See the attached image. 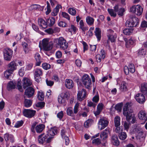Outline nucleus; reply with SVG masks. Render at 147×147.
Here are the masks:
<instances>
[{
  "instance_id": "64",
  "label": "nucleus",
  "mask_w": 147,
  "mask_h": 147,
  "mask_svg": "<svg viewBox=\"0 0 147 147\" xmlns=\"http://www.w3.org/2000/svg\"><path fill=\"white\" fill-rule=\"evenodd\" d=\"M124 11V9L123 8H119L118 11L117 12L118 13V14L121 16H122L123 14V12Z\"/></svg>"
},
{
  "instance_id": "13",
  "label": "nucleus",
  "mask_w": 147,
  "mask_h": 147,
  "mask_svg": "<svg viewBox=\"0 0 147 147\" xmlns=\"http://www.w3.org/2000/svg\"><path fill=\"white\" fill-rule=\"evenodd\" d=\"M23 86L24 89L26 87L30 86L32 84V81L27 78H24L22 80Z\"/></svg>"
},
{
  "instance_id": "53",
  "label": "nucleus",
  "mask_w": 147,
  "mask_h": 147,
  "mask_svg": "<svg viewBox=\"0 0 147 147\" xmlns=\"http://www.w3.org/2000/svg\"><path fill=\"white\" fill-rule=\"evenodd\" d=\"M92 143L96 145L100 144L101 143V141L99 138H97L93 140Z\"/></svg>"
},
{
  "instance_id": "4",
  "label": "nucleus",
  "mask_w": 147,
  "mask_h": 147,
  "mask_svg": "<svg viewBox=\"0 0 147 147\" xmlns=\"http://www.w3.org/2000/svg\"><path fill=\"white\" fill-rule=\"evenodd\" d=\"M42 47L44 50L48 51L52 49L53 45L52 44L49 42L48 39H44L42 40Z\"/></svg>"
},
{
  "instance_id": "36",
  "label": "nucleus",
  "mask_w": 147,
  "mask_h": 147,
  "mask_svg": "<svg viewBox=\"0 0 147 147\" xmlns=\"http://www.w3.org/2000/svg\"><path fill=\"white\" fill-rule=\"evenodd\" d=\"M131 130L135 131H134V133L139 136H142L143 133L142 129H131Z\"/></svg>"
},
{
  "instance_id": "51",
  "label": "nucleus",
  "mask_w": 147,
  "mask_h": 147,
  "mask_svg": "<svg viewBox=\"0 0 147 147\" xmlns=\"http://www.w3.org/2000/svg\"><path fill=\"white\" fill-rule=\"evenodd\" d=\"M42 68L45 70L49 69L51 68V65L47 63H44L42 64Z\"/></svg>"
},
{
  "instance_id": "12",
  "label": "nucleus",
  "mask_w": 147,
  "mask_h": 147,
  "mask_svg": "<svg viewBox=\"0 0 147 147\" xmlns=\"http://www.w3.org/2000/svg\"><path fill=\"white\" fill-rule=\"evenodd\" d=\"M143 94L138 93L135 96V99L136 101L140 103H143L145 100V98Z\"/></svg>"
},
{
  "instance_id": "55",
  "label": "nucleus",
  "mask_w": 147,
  "mask_h": 147,
  "mask_svg": "<svg viewBox=\"0 0 147 147\" xmlns=\"http://www.w3.org/2000/svg\"><path fill=\"white\" fill-rule=\"evenodd\" d=\"M139 55L140 56H144L146 55V51L144 49H140L138 52Z\"/></svg>"
},
{
  "instance_id": "42",
  "label": "nucleus",
  "mask_w": 147,
  "mask_h": 147,
  "mask_svg": "<svg viewBox=\"0 0 147 147\" xmlns=\"http://www.w3.org/2000/svg\"><path fill=\"white\" fill-rule=\"evenodd\" d=\"M119 136L121 140H123L126 138L127 136L125 132H121L119 134Z\"/></svg>"
},
{
  "instance_id": "5",
  "label": "nucleus",
  "mask_w": 147,
  "mask_h": 147,
  "mask_svg": "<svg viewBox=\"0 0 147 147\" xmlns=\"http://www.w3.org/2000/svg\"><path fill=\"white\" fill-rule=\"evenodd\" d=\"M143 10L142 7L139 5L133 6L130 8L131 12L135 13L138 16H140L142 14Z\"/></svg>"
},
{
  "instance_id": "59",
  "label": "nucleus",
  "mask_w": 147,
  "mask_h": 147,
  "mask_svg": "<svg viewBox=\"0 0 147 147\" xmlns=\"http://www.w3.org/2000/svg\"><path fill=\"white\" fill-rule=\"evenodd\" d=\"M134 44V41L131 38L129 40L126 42V45H132Z\"/></svg>"
},
{
  "instance_id": "50",
  "label": "nucleus",
  "mask_w": 147,
  "mask_h": 147,
  "mask_svg": "<svg viewBox=\"0 0 147 147\" xmlns=\"http://www.w3.org/2000/svg\"><path fill=\"white\" fill-rule=\"evenodd\" d=\"M38 97L40 100L42 101L44 100V93L42 91L38 92Z\"/></svg>"
},
{
  "instance_id": "22",
  "label": "nucleus",
  "mask_w": 147,
  "mask_h": 147,
  "mask_svg": "<svg viewBox=\"0 0 147 147\" xmlns=\"http://www.w3.org/2000/svg\"><path fill=\"white\" fill-rule=\"evenodd\" d=\"M80 28L81 29L82 32L85 34V31L88 30V27L86 26H84V24L83 20H80L79 22Z\"/></svg>"
},
{
  "instance_id": "9",
  "label": "nucleus",
  "mask_w": 147,
  "mask_h": 147,
  "mask_svg": "<svg viewBox=\"0 0 147 147\" xmlns=\"http://www.w3.org/2000/svg\"><path fill=\"white\" fill-rule=\"evenodd\" d=\"M86 97V90L83 89L81 91L78 92L77 94V98L80 101H82Z\"/></svg>"
},
{
  "instance_id": "14",
  "label": "nucleus",
  "mask_w": 147,
  "mask_h": 147,
  "mask_svg": "<svg viewBox=\"0 0 147 147\" xmlns=\"http://www.w3.org/2000/svg\"><path fill=\"white\" fill-rule=\"evenodd\" d=\"M133 112V110L132 109L123 111V114L126 117L127 121H129L130 117L133 115L132 114Z\"/></svg>"
},
{
  "instance_id": "46",
  "label": "nucleus",
  "mask_w": 147,
  "mask_h": 147,
  "mask_svg": "<svg viewBox=\"0 0 147 147\" xmlns=\"http://www.w3.org/2000/svg\"><path fill=\"white\" fill-rule=\"evenodd\" d=\"M123 104L122 103H119L117 104L115 107V109L118 112H120L122 109V107Z\"/></svg>"
},
{
  "instance_id": "11",
  "label": "nucleus",
  "mask_w": 147,
  "mask_h": 147,
  "mask_svg": "<svg viewBox=\"0 0 147 147\" xmlns=\"http://www.w3.org/2000/svg\"><path fill=\"white\" fill-rule=\"evenodd\" d=\"M138 117L140 119L144 121L143 123L147 120V114L144 111H140L138 114Z\"/></svg>"
},
{
  "instance_id": "31",
  "label": "nucleus",
  "mask_w": 147,
  "mask_h": 147,
  "mask_svg": "<svg viewBox=\"0 0 147 147\" xmlns=\"http://www.w3.org/2000/svg\"><path fill=\"white\" fill-rule=\"evenodd\" d=\"M57 129H49L47 131V134L48 136H53L57 133Z\"/></svg>"
},
{
  "instance_id": "3",
  "label": "nucleus",
  "mask_w": 147,
  "mask_h": 147,
  "mask_svg": "<svg viewBox=\"0 0 147 147\" xmlns=\"http://www.w3.org/2000/svg\"><path fill=\"white\" fill-rule=\"evenodd\" d=\"M139 19L136 17L130 18L126 22V25L128 27H132L136 26L138 24Z\"/></svg>"
},
{
  "instance_id": "8",
  "label": "nucleus",
  "mask_w": 147,
  "mask_h": 147,
  "mask_svg": "<svg viewBox=\"0 0 147 147\" xmlns=\"http://www.w3.org/2000/svg\"><path fill=\"white\" fill-rule=\"evenodd\" d=\"M36 111L35 110L29 109H25L23 112L24 115L28 118H32L33 117L36 113Z\"/></svg>"
},
{
  "instance_id": "40",
  "label": "nucleus",
  "mask_w": 147,
  "mask_h": 147,
  "mask_svg": "<svg viewBox=\"0 0 147 147\" xmlns=\"http://www.w3.org/2000/svg\"><path fill=\"white\" fill-rule=\"evenodd\" d=\"M100 137L102 139V141L105 140L108 137L107 133V132L103 131L100 134Z\"/></svg>"
},
{
  "instance_id": "39",
  "label": "nucleus",
  "mask_w": 147,
  "mask_h": 147,
  "mask_svg": "<svg viewBox=\"0 0 147 147\" xmlns=\"http://www.w3.org/2000/svg\"><path fill=\"white\" fill-rule=\"evenodd\" d=\"M93 122V120L92 119H89L86 121L84 123V125L85 128H88L91 125Z\"/></svg>"
},
{
  "instance_id": "44",
  "label": "nucleus",
  "mask_w": 147,
  "mask_h": 147,
  "mask_svg": "<svg viewBox=\"0 0 147 147\" xmlns=\"http://www.w3.org/2000/svg\"><path fill=\"white\" fill-rule=\"evenodd\" d=\"M128 67L130 71V72L131 73H133L135 71V67L133 64H130Z\"/></svg>"
},
{
  "instance_id": "48",
  "label": "nucleus",
  "mask_w": 147,
  "mask_h": 147,
  "mask_svg": "<svg viewBox=\"0 0 147 147\" xmlns=\"http://www.w3.org/2000/svg\"><path fill=\"white\" fill-rule=\"evenodd\" d=\"M108 37L109 39L110 40L111 42H114L115 39L117 38V36L113 35H108Z\"/></svg>"
},
{
  "instance_id": "30",
  "label": "nucleus",
  "mask_w": 147,
  "mask_h": 147,
  "mask_svg": "<svg viewBox=\"0 0 147 147\" xmlns=\"http://www.w3.org/2000/svg\"><path fill=\"white\" fill-rule=\"evenodd\" d=\"M120 117L118 116H116L114 118V123L117 128H118L120 125Z\"/></svg>"
},
{
  "instance_id": "28",
  "label": "nucleus",
  "mask_w": 147,
  "mask_h": 147,
  "mask_svg": "<svg viewBox=\"0 0 147 147\" xmlns=\"http://www.w3.org/2000/svg\"><path fill=\"white\" fill-rule=\"evenodd\" d=\"M65 130L64 129H62L61 131V135L63 138H64L65 139V144L66 145H68L69 142V140L68 137L66 136H64L63 135L65 134Z\"/></svg>"
},
{
  "instance_id": "32",
  "label": "nucleus",
  "mask_w": 147,
  "mask_h": 147,
  "mask_svg": "<svg viewBox=\"0 0 147 147\" xmlns=\"http://www.w3.org/2000/svg\"><path fill=\"white\" fill-rule=\"evenodd\" d=\"M133 29L132 28H127L123 31V33L126 35H130L133 33Z\"/></svg>"
},
{
  "instance_id": "24",
  "label": "nucleus",
  "mask_w": 147,
  "mask_h": 147,
  "mask_svg": "<svg viewBox=\"0 0 147 147\" xmlns=\"http://www.w3.org/2000/svg\"><path fill=\"white\" fill-rule=\"evenodd\" d=\"M34 57L36 61V65L39 66L41 63V57L40 54L37 53H36Z\"/></svg>"
},
{
  "instance_id": "58",
  "label": "nucleus",
  "mask_w": 147,
  "mask_h": 147,
  "mask_svg": "<svg viewBox=\"0 0 147 147\" xmlns=\"http://www.w3.org/2000/svg\"><path fill=\"white\" fill-rule=\"evenodd\" d=\"M45 103L43 102H38L36 105V106L38 107L42 108L44 107Z\"/></svg>"
},
{
  "instance_id": "41",
  "label": "nucleus",
  "mask_w": 147,
  "mask_h": 147,
  "mask_svg": "<svg viewBox=\"0 0 147 147\" xmlns=\"http://www.w3.org/2000/svg\"><path fill=\"white\" fill-rule=\"evenodd\" d=\"M67 114L70 116H74L73 112V109L72 107H69L67 108Z\"/></svg>"
},
{
  "instance_id": "21",
  "label": "nucleus",
  "mask_w": 147,
  "mask_h": 147,
  "mask_svg": "<svg viewBox=\"0 0 147 147\" xmlns=\"http://www.w3.org/2000/svg\"><path fill=\"white\" fill-rule=\"evenodd\" d=\"M4 138L6 141H9L11 143L14 142L13 136L12 135L6 133L4 135Z\"/></svg>"
},
{
  "instance_id": "34",
  "label": "nucleus",
  "mask_w": 147,
  "mask_h": 147,
  "mask_svg": "<svg viewBox=\"0 0 147 147\" xmlns=\"http://www.w3.org/2000/svg\"><path fill=\"white\" fill-rule=\"evenodd\" d=\"M25 98V96H24ZM32 104V101L29 99L25 98L24 101V106L26 107H29L31 106Z\"/></svg>"
},
{
  "instance_id": "57",
  "label": "nucleus",
  "mask_w": 147,
  "mask_h": 147,
  "mask_svg": "<svg viewBox=\"0 0 147 147\" xmlns=\"http://www.w3.org/2000/svg\"><path fill=\"white\" fill-rule=\"evenodd\" d=\"M58 26L62 27H67V24L64 22L60 21L58 23Z\"/></svg>"
},
{
  "instance_id": "1",
  "label": "nucleus",
  "mask_w": 147,
  "mask_h": 147,
  "mask_svg": "<svg viewBox=\"0 0 147 147\" xmlns=\"http://www.w3.org/2000/svg\"><path fill=\"white\" fill-rule=\"evenodd\" d=\"M53 42L57 47L61 49L65 50L68 47V43L63 37L55 38Z\"/></svg>"
},
{
  "instance_id": "20",
  "label": "nucleus",
  "mask_w": 147,
  "mask_h": 147,
  "mask_svg": "<svg viewBox=\"0 0 147 147\" xmlns=\"http://www.w3.org/2000/svg\"><path fill=\"white\" fill-rule=\"evenodd\" d=\"M17 85L16 82L13 81H11L9 82L7 85V89L8 90L14 89Z\"/></svg>"
},
{
  "instance_id": "2",
  "label": "nucleus",
  "mask_w": 147,
  "mask_h": 147,
  "mask_svg": "<svg viewBox=\"0 0 147 147\" xmlns=\"http://www.w3.org/2000/svg\"><path fill=\"white\" fill-rule=\"evenodd\" d=\"M82 82L85 88L89 90L91 88V80L89 76L87 74L84 75L82 77Z\"/></svg>"
},
{
  "instance_id": "10",
  "label": "nucleus",
  "mask_w": 147,
  "mask_h": 147,
  "mask_svg": "<svg viewBox=\"0 0 147 147\" xmlns=\"http://www.w3.org/2000/svg\"><path fill=\"white\" fill-rule=\"evenodd\" d=\"M109 121L104 118L100 119L98 122V127L100 129H104L108 125Z\"/></svg>"
},
{
  "instance_id": "17",
  "label": "nucleus",
  "mask_w": 147,
  "mask_h": 147,
  "mask_svg": "<svg viewBox=\"0 0 147 147\" xmlns=\"http://www.w3.org/2000/svg\"><path fill=\"white\" fill-rule=\"evenodd\" d=\"M65 84L66 88L68 89L72 88L74 86V83L73 81L70 79L66 80Z\"/></svg>"
},
{
  "instance_id": "27",
  "label": "nucleus",
  "mask_w": 147,
  "mask_h": 147,
  "mask_svg": "<svg viewBox=\"0 0 147 147\" xmlns=\"http://www.w3.org/2000/svg\"><path fill=\"white\" fill-rule=\"evenodd\" d=\"M43 134L40 135L38 137V142L41 144L43 143L44 142H45L46 139L47 138V136L46 135L44 136Z\"/></svg>"
},
{
  "instance_id": "56",
  "label": "nucleus",
  "mask_w": 147,
  "mask_h": 147,
  "mask_svg": "<svg viewBox=\"0 0 147 147\" xmlns=\"http://www.w3.org/2000/svg\"><path fill=\"white\" fill-rule=\"evenodd\" d=\"M58 100L59 103L62 104H64L65 102V100L60 96H59Z\"/></svg>"
},
{
  "instance_id": "37",
  "label": "nucleus",
  "mask_w": 147,
  "mask_h": 147,
  "mask_svg": "<svg viewBox=\"0 0 147 147\" xmlns=\"http://www.w3.org/2000/svg\"><path fill=\"white\" fill-rule=\"evenodd\" d=\"M127 88L126 83L124 82H122L120 87V90L122 91H125L127 90Z\"/></svg>"
},
{
  "instance_id": "61",
  "label": "nucleus",
  "mask_w": 147,
  "mask_h": 147,
  "mask_svg": "<svg viewBox=\"0 0 147 147\" xmlns=\"http://www.w3.org/2000/svg\"><path fill=\"white\" fill-rule=\"evenodd\" d=\"M55 55L57 58H60L62 57V53L61 51H58L56 53Z\"/></svg>"
},
{
  "instance_id": "62",
  "label": "nucleus",
  "mask_w": 147,
  "mask_h": 147,
  "mask_svg": "<svg viewBox=\"0 0 147 147\" xmlns=\"http://www.w3.org/2000/svg\"><path fill=\"white\" fill-rule=\"evenodd\" d=\"M62 14L63 17L66 18L69 20H70V17L68 13L65 12H63Z\"/></svg>"
},
{
  "instance_id": "38",
  "label": "nucleus",
  "mask_w": 147,
  "mask_h": 147,
  "mask_svg": "<svg viewBox=\"0 0 147 147\" xmlns=\"http://www.w3.org/2000/svg\"><path fill=\"white\" fill-rule=\"evenodd\" d=\"M22 45L23 48L24 50L25 53L26 54L28 53V44L25 42H22Z\"/></svg>"
},
{
  "instance_id": "29",
  "label": "nucleus",
  "mask_w": 147,
  "mask_h": 147,
  "mask_svg": "<svg viewBox=\"0 0 147 147\" xmlns=\"http://www.w3.org/2000/svg\"><path fill=\"white\" fill-rule=\"evenodd\" d=\"M141 91L142 93L147 96V84L144 83L142 85Z\"/></svg>"
},
{
  "instance_id": "23",
  "label": "nucleus",
  "mask_w": 147,
  "mask_h": 147,
  "mask_svg": "<svg viewBox=\"0 0 147 147\" xmlns=\"http://www.w3.org/2000/svg\"><path fill=\"white\" fill-rule=\"evenodd\" d=\"M8 69L13 72L16 69V64L15 61H12L8 64Z\"/></svg>"
},
{
  "instance_id": "6",
  "label": "nucleus",
  "mask_w": 147,
  "mask_h": 147,
  "mask_svg": "<svg viewBox=\"0 0 147 147\" xmlns=\"http://www.w3.org/2000/svg\"><path fill=\"white\" fill-rule=\"evenodd\" d=\"M42 71L41 69L36 68L34 70V76L35 81L39 82L40 80L41 76L42 75Z\"/></svg>"
},
{
  "instance_id": "25",
  "label": "nucleus",
  "mask_w": 147,
  "mask_h": 147,
  "mask_svg": "<svg viewBox=\"0 0 147 147\" xmlns=\"http://www.w3.org/2000/svg\"><path fill=\"white\" fill-rule=\"evenodd\" d=\"M47 26L49 27L52 26L55 23V19L53 17H51L46 20Z\"/></svg>"
},
{
  "instance_id": "49",
  "label": "nucleus",
  "mask_w": 147,
  "mask_h": 147,
  "mask_svg": "<svg viewBox=\"0 0 147 147\" xmlns=\"http://www.w3.org/2000/svg\"><path fill=\"white\" fill-rule=\"evenodd\" d=\"M79 106V103L77 102L74 106V109L73 113L75 114H77L79 111L78 108Z\"/></svg>"
},
{
  "instance_id": "47",
  "label": "nucleus",
  "mask_w": 147,
  "mask_h": 147,
  "mask_svg": "<svg viewBox=\"0 0 147 147\" xmlns=\"http://www.w3.org/2000/svg\"><path fill=\"white\" fill-rule=\"evenodd\" d=\"M24 123V122L22 120L17 121L14 125L16 128H19L22 126Z\"/></svg>"
},
{
  "instance_id": "63",
  "label": "nucleus",
  "mask_w": 147,
  "mask_h": 147,
  "mask_svg": "<svg viewBox=\"0 0 147 147\" xmlns=\"http://www.w3.org/2000/svg\"><path fill=\"white\" fill-rule=\"evenodd\" d=\"M99 100V97L98 95H97L95 96L92 98V101L95 102L97 103Z\"/></svg>"
},
{
  "instance_id": "19",
  "label": "nucleus",
  "mask_w": 147,
  "mask_h": 147,
  "mask_svg": "<svg viewBox=\"0 0 147 147\" xmlns=\"http://www.w3.org/2000/svg\"><path fill=\"white\" fill-rule=\"evenodd\" d=\"M104 105L102 103H99L97 106L96 111L94 112L96 116L99 115L103 109Z\"/></svg>"
},
{
  "instance_id": "26",
  "label": "nucleus",
  "mask_w": 147,
  "mask_h": 147,
  "mask_svg": "<svg viewBox=\"0 0 147 147\" xmlns=\"http://www.w3.org/2000/svg\"><path fill=\"white\" fill-rule=\"evenodd\" d=\"M95 35L98 41H100L101 37V30L98 28H96L94 31Z\"/></svg>"
},
{
  "instance_id": "45",
  "label": "nucleus",
  "mask_w": 147,
  "mask_h": 147,
  "mask_svg": "<svg viewBox=\"0 0 147 147\" xmlns=\"http://www.w3.org/2000/svg\"><path fill=\"white\" fill-rule=\"evenodd\" d=\"M108 11L111 16L113 17H116V12L114 11V10L111 9H108Z\"/></svg>"
},
{
  "instance_id": "33",
  "label": "nucleus",
  "mask_w": 147,
  "mask_h": 147,
  "mask_svg": "<svg viewBox=\"0 0 147 147\" xmlns=\"http://www.w3.org/2000/svg\"><path fill=\"white\" fill-rule=\"evenodd\" d=\"M86 21L87 23L90 26L93 24L94 19L90 16H88L86 18Z\"/></svg>"
},
{
  "instance_id": "60",
  "label": "nucleus",
  "mask_w": 147,
  "mask_h": 147,
  "mask_svg": "<svg viewBox=\"0 0 147 147\" xmlns=\"http://www.w3.org/2000/svg\"><path fill=\"white\" fill-rule=\"evenodd\" d=\"M130 118L129 121L131 119V122L132 123H134L136 121V117L133 114Z\"/></svg>"
},
{
  "instance_id": "54",
  "label": "nucleus",
  "mask_w": 147,
  "mask_h": 147,
  "mask_svg": "<svg viewBox=\"0 0 147 147\" xmlns=\"http://www.w3.org/2000/svg\"><path fill=\"white\" fill-rule=\"evenodd\" d=\"M47 11H46L45 13L47 15L51 11V9L49 3L48 1H47Z\"/></svg>"
},
{
  "instance_id": "52",
  "label": "nucleus",
  "mask_w": 147,
  "mask_h": 147,
  "mask_svg": "<svg viewBox=\"0 0 147 147\" xmlns=\"http://www.w3.org/2000/svg\"><path fill=\"white\" fill-rule=\"evenodd\" d=\"M68 11L69 13L72 15L74 16L76 14V10L73 8H69L68 9Z\"/></svg>"
},
{
  "instance_id": "35",
  "label": "nucleus",
  "mask_w": 147,
  "mask_h": 147,
  "mask_svg": "<svg viewBox=\"0 0 147 147\" xmlns=\"http://www.w3.org/2000/svg\"><path fill=\"white\" fill-rule=\"evenodd\" d=\"M13 71L11 70L8 69L6 70L4 72V76L5 77L9 79L10 76H11L12 74Z\"/></svg>"
},
{
  "instance_id": "7",
  "label": "nucleus",
  "mask_w": 147,
  "mask_h": 147,
  "mask_svg": "<svg viewBox=\"0 0 147 147\" xmlns=\"http://www.w3.org/2000/svg\"><path fill=\"white\" fill-rule=\"evenodd\" d=\"M3 52L4 59L6 61L11 60L12 57L13 51L9 48H6Z\"/></svg>"
},
{
  "instance_id": "16",
  "label": "nucleus",
  "mask_w": 147,
  "mask_h": 147,
  "mask_svg": "<svg viewBox=\"0 0 147 147\" xmlns=\"http://www.w3.org/2000/svg\"><path fill=\"white\" fill-rule=\"evenodd\" d=\"M111 141L112 144L115 146H118L119 144V141L118 138L117 136L115 135H113L112 136Z\"/></svg>"
},
{
  "instance_id": "43",
  "label": "nucleus",
  "mask_w": 147,
  "mask_h": 147,
  "mask_svg": "<svg viewBox=\"0 0 147 147\" xmlns=\"http://www.w3.org/2000/svg\"><path fill=\"white\" fill-rule=\"evenodd\" d=\"M17 84V87L18 89L22 92H23V89L22 88V86L21 85V81L20 80H18V81Z\"/></svg>"
},
{
  "instance_id": "15",
  "label": "nucleus",
  "mask_w": 147,
  "mask_h": 147,
  "mask_svg": "<svg viewBox=\"0 0 147 147\" xmlns=\"http://www.w3.org/2000/svg\"><path fill=\"white\" fill-rule=\"evenodd\" d=\"M34 92V89L32 87H30L26 90L25 94L28 98H30L33 95Z\"/></svg>"
},
{
  "instance_id": "18",
  "label": "nucleus",
  "mask_w": 147,
  "mask_h": 147,
  "mask_svg": "<svg viewBox=\"0 0 147 147\" xmlns=\"http://www.w3.org/2000/svg\"><path fill=\"white\" fill-rule=\"evenodd\" d=\"M38 23L40 26L42 28H45L47 27V22H46L42 18L38 19Z\"/></svg>"
}]
</instances>
